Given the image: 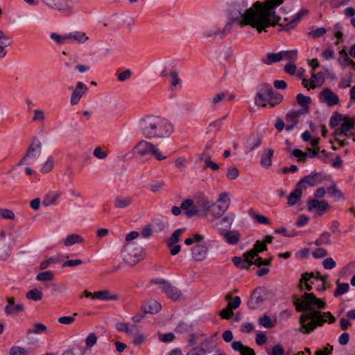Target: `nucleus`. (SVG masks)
Here are the masks:
<instances>
[{"mask_svg": "<svg viewBox=\"0 0 355 355\" xmlns=\"http://www.w3.org/2000/svg\"><path fill=\"white\" fill-rule=\"evenodd\" d=\"M294 304L297 311H305L301 315L300 322L306 334H309L327 321L330 324L335 321V318L330 312L322 313L316 310L324 309L326 304L313 293H304L302 297H295Z\"/></svg>", "mask_w": 355, "mask_h": 355, "instance_id": "1", "label": "nucleus"}, {"mask_svg": "<svg viewBox=\"0 0 355 355\" xmlns=\"http://www.w3.org/2000/svg\"><path fill=\"white\" fill-rule=\"evenodd\" d=\"M260 5L259 1L252 3L251 0H231L227 12L233 19H239L241 26H250L259 33L267 32L270 26Z\"/></svg>", "mask_w": 355, "mask_h": 355, "instance_id": "2", "label": "nucleus"}, {"mask_svg": "<svg viewBox=\"0 0 355 355\" xmlns=\"http://www.w3.org/2000/svg\"><path fill=\"white\" fill-rule=\"evenodd\" d=\"M259 2L270 27L279 24L286 30L293 29L307 13L306 10H301L294 15L283 16L287 14L286 8L282 6L284 0H264Z\"/></svg>", "mask_w": 355, "mask_h": 355, "instance_id": "3", "label": "nucleus"}, {"mask_svg": "<svg viewBox=\"0 0 355 355\" xmlns=\"http://www.w3.org/2000/svg\"><path fill=\"white\" fill-rule=\"evenodd\" d=\"M139 128L143 137L148 139L167 138L173 132L172 123L158 116L142 118L139 122Z\"/></svg>", "mask_w": 355, "mask_h": 355, "instance_id": "4", "label": "nucleus"}, {"mask_svg": "<svg viewBox=\"0 0 355 355\" xmlns=\"http://www.w3.org/2000/svg\"><path fill=\"white\" fill-rule=\"evenodd\" d=\"M283 100L282 94L274 92L272 87L266 83H263L257 87L254 103L257 106L266 107L267 105L275 107Z\"/></svg>", "mask_w": 355, "mask_h": 355, "instance_id": "5", "label": "nucleus"}, {"mask_svg": "<svg viewBox=\"0 0 355 355\" xmlns=\"http://www.w3.org/2000/svg\"><path fill=\"white\" fill-rule=\"evenodd\" d=\"M132 150L135 154H137L141 157H144L150 155L159 161L166 159V156L162 154L160 150L156 145L146 140H141L138 142Z\"/></svg>", "mask_w": 355, "mask_h": 355, "instance_id": "6", "label": "nucleus"}, {"mask_svg": "<svg viewBox=\"0 0 355 355\" xmlns=\"http://www.w3.org/2000/svg\"><path fill=\"white\" fill-rule=\"evenodd\" d=\"M121 257L124 262L133 266L142 259V248L136 243H127L121 251Z\"/></svg>", "mask_w": 355, "mask_h": 355, "instance_id": "7", "label": "nucleus"}, {"mask_svg": "<svg viewBox=\"0 0 355 355\" xmlns=\"http://www.w3.org/2000/svg\"><path fill=\"white\" fill-rule=\"evenodd\" d=\"M223 214L214 202L209 200L208 198H201V218H205L209 223H212Z\"/></svg>", "mask_w": 355, "mask_h": 355, "instance_id": "8", "label": "nucleus"}, {"mask_svg": "<svg viewBox=\"0 0 355 355\" xmlns=\"http://www.w3.org/2000/svg\"><path fill=\"white\" fill-rule=\"evenodd\" d=\"M48 8L66 15H72L76 0H40Z\"/></svg>", "mask_w": 355, "mask_h": 355, "instance_id": "9", "label": "nucleus"}, {"mask_svg": "<svg viewBox=\"0 0 355 355\" xmlns=\"http://www.w3.org/2000/svg\"><path fill=\"white\" fill-rule=\"evenodd\" d=\"M41 142L37 138L33 139L32 143L28 148L26 154L23 157L17 165L20 166L23 164H33L37 161V158L41 155Z\"/></svg>", "mask_w": 355, "mask_h": 355, "instance_id": "10", "label": "nucleus"}, {"mask_svg": "<svg viewBox=\"0 0 355 355\" xmlns=\"http://www.w3.org/2000/svg\"><path fill=\"white\" fill-rule=\"evenodd\" d=\"M329 208V205L326 200H319L312 199L307 202V209L309 211H315L317 216L322 215Z\"/></svg>", "mask_w": 355, "mask_h": 355, "instance_id": "11", "label": "nucleus"}, {"mask_svg": "<svg viewBox=\"0 0 355 355\" xmlns=\"http://www.w3.org/2000/svg\"><path fill=\"white\" fill-rule=\"evenodd\" d=\"M70 90L73 89L72 94L70 98V103L71 105H77L83 96H84L88 91L87 86L82 83L78 82L76 87L73 89L71 87L69 88Z\"/></svg>", "mask_w": 355, "mask_h": 355, "instance_id": "12", "label": "nucleus"}, {"mask_svg": "<svg viewBox=\"0 0 355 355\" xmlns=\"http://www.w3.org/2000/svg\"><path fill=\"white\" fill-rule=\"evenodd\" d=\"M234 219L235 214L230 212L216 223L215 227L220 231V234L230 230Z\"/></svg>", "mask_w": 355, "mask_h": 355, "instance_id": "13", "label": "nucleus"}, {"mask_svg": "<svg viewBox=\"0 0 355 355\" xmlns=\"http://www.w3.org/2000/svg\"><path fill=\"white\" fill-rule=\"evenodd\" d=\"M320 100L328 106H333L339 103L338 96L329 88H324L319 95Z\"/></svg>", "mask_w": 355, "mask_h": 355, "instance_id": "14", "label": "nucleus"}, {"mask_svg": "<svg viewBox=\"0 0 355 355\" xmlns=\"http://www.w3.org/2000/svg\"><path fill=\"white\" fill-rule=\"evenodd\" d=\"M324 178L320 173H311L309 175L305 176L302 178L300 182L299 185H301L304 189L307 187H313L315 185L321 184L323 181Z\"/></svg>", "mask_w": 355, "mask_h": 355, "instance_id": "15", "label": "nucleus"}, {"mask_svg": "<svg viewBox=\"0 0 355 355\" xmlns=\"http://www.w3.org/2000/svg\"><path fill=\"white\" fill-rule=\"evenodd\" d=\"M340 127L336 128L334 131V136L339 137L344 135L346 137H349L348 132H350L354 128V121L352 118L346 117L344 121L340 125Z\"/></svg>", "mask_w": 355, "mask_h": 355, "instance_id": "16", "label": "nucleus"}, {"mask_svg": "<svg viewBox=\"0 0 355 355\" xmlns=\"http://www.w3.org/2000/svg\"><path fill=\"white\" fill-rule=\"evenodd\" d=\"M181 208L187 218L197 216L199 212V209L193 199H186L182 201Z\"/></svg>", "mask_w": 355, "mask_h": 355, "instance_id": "17", "label": "nucleus"}, {"mask_svg": "<svg viewBox=\"0 0 355 355\" xmlns=\"http://www.w3.org/2000/svg\"><path fill=\"white\" fill-rule=\"evenodd\" d=\"M314 272H305L302 274L299 284L297 285L298 288L300 291L304 289L306 291H311L312 285L315 284V280L314 279Z\"/></svg>", "mask_w": 355, "mask_h": 355, "instance_id": "18", "label": "nucleus"}, {"mask_svg": "<svg viewBox=\"0 0 355 355\" xmlns=\"http://www.w3.org/2000/svg\"><path fill=\"white\" fill-rule=\"evenodd\" d=\"M234 21H239V19H233L232 17L229 16V20L223 28H215L209 33L207 35L210 37H223L230 33Z\"/></svg>", "mask_w": 355, "mask_h": 355, "instance_id": "19", "label": "nucleus"}, {"mask_svg": "<svg viewBox=\"0 0 355 355\" xmlns=\"http://www.w3.org/2000/svg\"><path fill=\"white\" fill-rule=\"evenodd\" d=\"M218 209L224 214L230 207L231 199L228 192H222L219 193L216 202H215Z\"/></svg>", "mask_w": 355, "mask_h": 355, "instance_id": "20", "label": "nucleus"}, {"mask_svg": "<svg viewBox=\"0 0 355 355\" xmlns=\"http://www.w3.org/2000/svg\"><path fill=\"white\" fill-rule=\"evenodd\" d=\"M200 234H195L192 237L187 238L184 243L187 245H191L193 243H196V245L192 248V255L193 259L196 261H198L200 259Z\"/></svg>", "mask_w": 355, "mask_h": 355, "instance_id": "21", "label": "nucleus"}, {"mask_svg": "<svg viewBox=\"0 0 355 355\" xmlns=\"http://www.w3.org/2000/svg\"><path fill=\"white\" fill-rule=\"evenodd\" d=\"M68 42H76L79 44H85L89 40V37L83 31H73L67 34Z\"/></svg>", "mask_w": 355, "mask_h": 355, "instance_id": "22", "label": "nucleus"}, {"mask_svg": "<svg viewBox=\"0 0 355 355\" xmlns=\"http://www.w3.org/2000/svg\"><path fill=\"white\" fill-rule=\"evenodd\" d=\"M251 257H248L245 253L243 257H234L232 259L234 264L240 269H248L252 265Z\"/></svg>", "mask_w": 355, "mask_h": 355, "instance_id": "23", "label": "nucleus"}, {"mask_svg": "<svg viewBox=\"0 0 355 355\" xmlns=\"http://www.w3.org/2000/svg\"><path fill=\"white\" fill-rule=\"evenodd\" d=\"M171 85L170 89L175 91L182 88V80L179 77V73L176 68L171 67L170 70Z\"/></svg>", "mask_w": 355, "mask_h": 355, "instance_id": "24", "label": "nucleus"}, {"mask_svg": "<svg viewBox=\"0 0 355 355\" xmlns=\"http://www.w3.org/2000/svg\"><path fill=\"white\" fill-rule=\"evenodd\" d=\"M162 292L166 293L168 298L174 301L178 300L182 295L181 291L169 283L163 286Z\"/></svg>", "mask_w": 355, "mask_h": 355, "instance_id": "25", "label": "nucleus"}, {"mask_svg": "<svg viewBox=\"0 0 355 355\" xmlns=\"http://www.w3.org/2000/svg\"><path fill=\"white\" fill-rule=\"evenodd\" d=\"M139 327L136 324H130L125 322H117L116 324V329L119 331L125 332L130 337L133 336L136 334V331Z\"/></svg>", "mask_w": 355, "mask_h": 355, "instance_id": "26", "label": "nucleus"}, {"mask_svg": "<svg viewBox=\"0 0 355 355\" xmlns=\"http://www.w3.org/2000/svg\"><path fill=\"white\" fill-rule=\"evenodd\" d=\"M302 114L301 112L298 111H291L289 112L286 116V121L287 123L286 129L287 131H290L292 130L294 126L298 122L299 116Z\"/></svg>", "mask_w": 355, "mask_h": 355, "instance_id": "27", "label": "nucleus"}, {"mask_svg": "<svg viewBox=\"0 0 355 355\" xmlns=\"http://www.w3.org/2000/svg\"><path fill=\"white\" fill-rule=\"evenodd\" d=\"M329 196L332 198L335 201L340 200H345L344 193L338 188L336 184L333 182L329 187L327 188Z\"/></svg>", "mask_w": 355, "mask_h": 355, "instance_id": "28", "label": "nucleus"}, {"mask_svg": "<svg viewBox=\"0 0 355 355\" xmlns=\"http://www.w3.org/2000/svg\"><path fill=\"white\" fill-rule=\"evenodd\" d=\"M225 241L230 245H236L239 243L241 235L238 231H227L224 232L223 234H220Z\"/></svg>", "mask_w": 355, "mask_h": 355, "instance_id": "29", "label": "nucleus"}, {"mask_svg": "<svg viewBox=\"0 0 355 355\" xmlns=\"http://www.w3.org/2000/svg\"><path fill=\"white\" fill-rule=\"evenodd\" d=\"M144 313H156L161 309V304L155 300H149L142 306Z\"/></svg>", "mask_w": 355, "mask_h": 355, "instance_id": "30", "label": "nucleus"}, {"mask_svg": "<svg viewBox=\"0 0 355 355\" xmlns=\"http://www.w3.org/2000/svg\"><path fill=\"white\" fill-rule=\"evenodd\" d=\"M297 102L299 105L302 106V108L299 110L300 112H301L302 114H306L309 112V105L311 102V99L310 97L304 96L302 94H297Z\"/></svg>", "mask_w": 355, "mask_h": 355, "instance_id": "31", "label": "nucleus"}, {"mask_svg": "<svg viewBox=\"0 0 355 355\" xmlns=\"http://www.w3.org/2000/svg\"><path fill=\"white\" fill-rule=\"evenodd\" d=\"M94 298L104 301L118 300L119 296L116 294H112L108 290H102L94 292Z\"/></svg>", "mask_w": 355, "mask_h": 355, "instance_id": "32", "label": "nucleus"}, {"mask_svg": "<svg viewBox=\"0 0 355 355\" xmlns=\"http://www.w3.org/2000/svg\"><path fill=\"white\" fill-rule=\"evenodd\" d=\"M324 82V76L322 72L314 73L312 72L311 78H310V89H314L317 87H320Z\"/></svg>", "mask_w": 355, "mask_h": 355, "instance_id": "33", "label": "nucleus"}, {"mask_svg": "<svg viewBox=\"0 0 355 355\" xmlns=\"http://www.w3.org/2000/svg\"><path fill=\"white\" fill-rule=\"evenodd\" d=\"M132 202V198L131 197H123V196H116L114 201V206L116 208L119 209H124L129 205H130Z\"/></svg>", "mask_w": 355, "mask_h": 355, "instance_id": "34", "label": "nucleus"}, {"mask_svg": "<svg viewBox=\"0 0 355 355\" xmlns=\"http://www.w3.org/2000/svg\"><path fill=\"white\" fill-rule=\"evenodd\" d=\"M267 250V248L265 243H262L261 241H257L252 249L246 252V255L248 257H251V259H255L257 257V254L259 252L265 251Z\"/></svg>", "mask_w": 355, "mask_h": 355, "instance_id": "35", "label": "nucleus"}, {"mask_svg": "<svg viewBox=\"0 0 355 355\" xmlns=\"http://www.w3.org/2000/svg\"><path fill=\"white\" fill-rule=\"evenodd\" d=\"M273 150L271 148H266L264 150L261 159V164L263 167L268 168L272 164V157L273 156Z\"/></svg>", "mask_w": 355, "mask_h": 355, "instance_id": "36", "label": "nucleus"}, {"mask_svg": "<svg viewBox=\"0 0 355 355\" xmlns=\"http://www.w3.org/2000/svg\"><path fill=\"white\" fill-rule=\"evenodd\" d=\"M261 143V140L259 136L252 135L246 141L245 148L248 150V151H252L257 147L259 146Z\"/></svg>", "mask_w": 355, "mask_h": 355, "instance_id": "37", "label": "nucleus"}, {"mask_svg": "<svg viewBox=\"0 0 355 355\" xmlns=\"http://www.w3.org/2000/svg\"><path fill=\"white\" fill-rule=\"evenodd\" d=\"M281 60H282V51L279 53H268L266 58L262 59V62L267 65H270L274 62H277Z\"/></svg>", "mask_w": 355, "mask_h": 355, "instance_id": "38", "label": "nucleus"}, {"mask_svg": "<svg viewBox=\"0 0 355 355\" xmlns=\"http://www.w3.org/2000/svg\"><path fill=\"white\" fill-rule=\"evenodd\" d=\"M84 239L80 235L77 234H71L66 237L63 243L65 246H70L76 243H82Z\"/></svg>", "mask_w": 355, "mask_h": 355, "instance_id": "39", "label": "nucleus"}, {"mask_svg": "<svg viewBox=\"0 0 355 355\" xmlns=\"http://www.w3.org/2000/svg\"><path fill=\"white\" fill-rule=\"evenodd\" d=\"M302 194L301 189L297 188L293 192L290 193L288 197V204L290 206L295 205L297 201L300 199Z\"/></svg>", "mask_w": 355, "mask_h": 355, "instance_id": "40", "label": "nucleus"}, {"mask_svg": "<svg viewBox=\"0 0 355 355\" xmlns=\"http://www.w3.org/2000/svg\"><path fill=\"white\" fill-rule=\"evenodd\" d=\"M282 60L288 61V63L294 62L297 59V51H282Z\"/></svg>", "mask_w": 355, "mask_h": 355, "instance_id": "41", "label": "nucleus"}, {"mask_svg": "<svg viewBox=\"0 0 355 355\" xmlns=\"http://www.w3.org/2000/svg\"><path fill=\"white\" fill-rule=\"evenodd\" d=\"M315 244L316 245H330L331 244V234L328 232H324L320 234L319 238L315 240Z\"/></svg>", "mask_w": 355, "mask_h": 355, "instance_id": "42", "label": "nucleus"}, {"mask_svg": "<svg viewBox=\"0 0 355 355\" xmlns=\"http://www.w3.org/2000/svg\"><path fill=\"white\" fill-rule=\"evenodd\" d=\"M42 293L37 288H33L26 293V298L33 301H39L42 298Z\"/></svg>", "mask_w": 355, "mask_h": 355, "instance_id": "43", "label": "nucleus"}, {"mask_svg": "<svg viewBox=\"0 0 355 355\" xmlns=\"http://www.w3.org/2000/svg\"><path fill=\"white\" fill-rule=\"evenodd\" d=\"M349 286L347 283H337L336 288L334 291V295L337 297L340 295H343L347 293L349 290Z\"/></svg>", "mask_w": 355, "mask_h": 355, "instance_id": "44", "label": "nucleus"}, {"mask_svg": "<svg viewBox=\"0 0 355 355\" xmlns=\"http://www.w3.org/2000/svg\"><path fill=\"white\" fill-rule=\"evenodd\" d=\"M58 197V194H46L42 201V205L44 207H49L50 205H54Z\"/></svg>", "mask_w": 355, "mask_h": 355, "instance_id": "45", "label": "nucleus"}, {"mask_svg": "<svg viewBox=\"0 0 355 355\" xmlns=\"http://www.w3.org/2000/svg\"><path fill=\"white\" fill-rule=\"evenodd\" d=\"M46 331V327L42 323H35L33 326V329H28L27 334H39Z\"/></svg>", "mask_w": 355, "mask_h": 355, "instance_id": "46", "label": "nucleus"}, {"mask_svg": "<svg viewBox=\"0 0 355 355\" xmlns=\"http://www.w3.org/2000/svg\"><path fill=\"white\" fill-rule=\"evenodd\" d=\"M263 302V298L260 295H257V289H256L251 295V299L248 302V305L251 309H254L255 306L253 304H259Z\"/></svg>", "mask_w": 355, "mask_h": 355, "instance_id": "47", "label": "nucleus"}, {"mask_svg": "<svg viewBox=\"0 0 355 355\" xmlns=\"http://www.w3.org/2000/svg\"><path fill=\"white\" fill-rule=\"evenodd\" d=\"M53 277V272L52 271L47 270L38 273L37 275L36 279L37 281H51Z\"/></svg>", "mask_w": 355, "mask_h": 355, "instance_id": "48", "label": "nucleus"}, {"mask_svg": "<svg viewBox=\"0 0 355 355\" xmlns=\"http://www.w3.org/2000/svg\"><path fill=\"white\" fill-rule=\"evenodd\" d=\"M338 54H339V56L338 58V62L339 63V64H340L341 66L343 67H346L347 66V64L348 62H350V59L345 50V49H342L340 50L339 52H338Z\"/></svg>", "mask_w": 355, "mask_h": 355, "instance_id": "49", "label": "nucleus"}, {"mask_svg": "<svg viewBox=\"0 0 355 355\" xmlns=\"http://www.w3.org/2000/svg\"><path fill=\"white\" fill-rule=\"evenodd\" d=\"M345 117H343L341 114H335L331 116L329 125L331 128L336 127L341 124Z\"/></svg>", "mask_w": 355, "mask_h": 355, "instance_id": "50", "label": "nucleus"}, {"mask_svg": "<svg viewBox=\"0 0 355 355\" xmlns=\"http://www.w3.org/2000/svg\"><path fill=\"white\" fill-rule=\"evenodd\" d=\"M51 38L58 44H64L68 42L67 34L60 35L55 33L51 34Z\"/></svg>", "mask_w": 355, "mask_h": 355, "instance_id": "51", "label": "nucleus"}, {"mask_svg": "<svg viewBox=\"0 0 355 355\" xmlns=\"http://www.w3.org/2000/svg\"><path fill=\"white\" fill-rule=\"evenodd\" d=\"M132 337H134L132 343L135 345H141L145 341L146 339L145 336L140 331L139 328L136 331V334H135V335Z\"/></svg>", "mask_w": 355, "mask_h": 355, "instance_id": "52", "label": "nucleus"}, {"mask_svg": "<svg viewBox=\"0 0 355 355\" xmlns=\"http://www.w3.org/2000/svg\"><path fill=\"white\" fill-rule=\"evenodd\" d=\"M184 232V229H178L176 230L171 235L170 239L168 240V243H171L172 244L177 243L180 241V236Z\"/></svg>", "mask_w": 355, "mask_h": 355, "instance_id": "53", "label": "nucleus"}, {"mask_svg": "<svg viewBox=\"0 0 355 355\" xmlns=\"http://www.w3.org/2000/svg\"><path fill=\"white\" fill-rule=\"evenodd\" d=\"M0 218L7 220H14L15 215L12 210L0 208Z\"/></svg>", "mask_w": 355, "mask_h": 355, "instance_id": "54", "label": "nucleus"}, {"mask_svg": "<svg viewBox=\"0 0 355 355\" xmlns=\"http://www.w3.org/2000/svg\"><path fill=\"white\" fill-rule=\"evenodd\" d=\"M206 168L217 171L219 168V166L216 162H213L210 157H207L204 160V169Z\"/></svg>", "mask_w": 355, "mask_h": 355, "instance_id": "55", "label": "nucleus"}, {"mask_svg": "<svg viewBox=\"0 0 355 355\" xmlns=\"http://www.w3.org/2000/svg\"><path fill=\"white\" fill-rule=\"evenodd\" d=\"M12 44L10 37L6 35L3 32L0 31V46L8 47Z\"/></svg>", "mask_w": 355, "mask_h": 355, "instance_id": "56", "label": "nucleus"}, {"mask_svg": "<svg viewBox=\"0 0 355 355\" xmlns=\"http://www.w3.org/2000/svg\"><path fill=\"white\" fill-rule=\"evenodd\" d=\"M53 159L51 157H49L43 164L42 167L41 168V171L44 173H49L53 169Z\"/></svg>", "mask_w": 355, "mask_h": 355, "instance_id": "57", "label": "nucleus"}, {"mask_svg": "<svg viewBox=\"0 0 355 355\" xmlns=\"http://www.w3.org/2000/svg\"><path fill=\"white\" fill-rule=\"evenodd\" d=\"M10 355H28V352L26 349L19 347L14 346L10 348Z\"/></svg>", "mask_w": 355, "mask_h": 355, "instance_id": "58", "label": "nucleus"}, {"mask_svg": "<svg viewBox=\"0 0 355 355\" xmlns=\"http://www.w3.org/2000/svg\"><path fill=\"white\" fill-rule=\"evenodd\" d=\"M259 324L265 328L272 327V323L269 316L265 315L259 320Z\"/></svg>", "mask_w": 355, "mask_h": 355, "instance_id": "59", "label": "nucleus"}, {"mask_svg": "<svg viewBox=\"0 0 355 355\" xmlns=\"http://www.w3.org/2000/svg\"><path fill=\"white\" fill-rule=\"evenodd\" d=\"M336 266V261L331 258L328 257L323 260L322 266L326 270H331Z\"/></svg>", "mask_w": 355, "mask_h": 355, "instance_id": "60", "label": "nucleus"}, {"mask_svg": "<svg viewBox=\"0 0 355 355\" xmlns=\"http://www.w3.org/2000/svg\"><path fill=\"white\" fill-rule=\"evenodd\" d=\"M268 355H284V349L281 345H274L268 352Z\"/></svg>", "mask_w": 355, "mask_h": 355, "instance_id": "61", "label": "nucleus"}, {"mask_svg": "<svg viewBox=\"0 0 355 355\" xmlns=\"http://www.w3.org/2000/svg\"><path fill=\"white\" fill-rule=\"evenodd\" d=\"M97 342V336L94 333H90L86 338V347L90 348L94 346Z\"/></svg>", "mask_w": 355, "mask_h": 355, "instance_id": "62", "label": "nucleus"}, {"mask_svg": "<svg viewBox=\"0 0 355 355\" xmlns=\"http://www.w3.org/2000/svg\"><path fill=\"white\" fill-rule=\"evenodd\" d=\"M239 175V170L236 167H231L227 170V178L229 180H233L236 179Z\"/></svg>", "mask_w": 355, "mask_h": 355, "instance_id": "63", "label": "nucleus"}, {"mask_svg": "<svg viewBox=\"0 0 355 355\" xmlns=\"http://www.w3.org/2000/svg\"><path fill=\"white\" fill-rule=\"evenodd\" d=\"M93 155L98 159H103L107 157V153L102 150L101 147H96L94 150Z\"/></svg>", "mask_w": 355, "mask_h": 355, "instance_id": "64", "label": "nucleus"}]
</instances>
